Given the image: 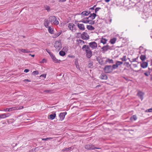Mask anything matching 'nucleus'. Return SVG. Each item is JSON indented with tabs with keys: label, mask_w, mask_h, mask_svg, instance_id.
<instances>
[{
	"label": "nucleus",
	"mask_w": 152,
	"mask_h": 152,
	"mask_svg": "<svg viewBox=\"0 0 152 152\" xmlns=\"http://www.w3.org/2000/svg\"><path fill=\"white\" fill-rule=\"evenodd\" d=\"M29 55L31 56L32 57H34V55H31V54H29Z\"/></svg>",
	"instance_id": "nucleus-60"
},
{
	"label": "nucleus",
	"mask_w": 152,
	"mask_h": 152,
	"mask_svg": "<svg viewBox=\"0 0 152 152\" xmlns=\"http://www.w3.org/2000/svg\"><path fill=\"white\" fill-rule=\"evenodd\" d=\"M123 64V62L121 61H117L116 63V64L118 67L120 65Z\"/></svg>",
	"instance_id": "nucleus-36"
},
{
	"label": "nucleus",
	"mask_w": 152,
	"mask_h": 152,
	"mask_svg": "<svg viewBox=\"0 0 152 152\" xmlns=\"http://www.w3.org/2000/svg\"><path fill=\"white\" fill-rule=\"evenodd\" d=\"M46 62V60L45 59H43L42 61H41V63H44L45 62Z\"/></svg>",
	"instance_id": "nucleus-49"
},
{
	"label": "nucleus",
	"mask_w": 152,
	"mask_h": 152,
	"mask_svg": "<svg viewBox=\"0 0 152 152\" xmlns=\"http://www.w3.org/2000/svg\"><path fill=\"white\" fill-rule=\"evenodd\" d=\"M59 55L62 56H64L65 55V52L63 51H61L59 52Z\"/></svg>",
	"instance_id": "nucleus-34"
},
{
	"label": "nucleus",
	"mask_w": 152,
	"mask_h": 152,
	"mask_svg": "<svg viewBox=\"0 0 152 152\" xmlns=\"http://www.w3.org/2000/svg\"><path fill=\"white\" fill-rule=\"evenodd\" d=\"M48 28V31L51 34H53V31L52 28L50 26H49Z\"/></svg>",
	"instance_id": "nucleus-33"
},
{
	"label": "nucleus",
	"mask_w": 152,
	"mask_h": 152,
	"mask_svg": "<svg viewBox=\"0 0 152 152\" xmlns=\"http://www.w3.org/2000/svg\"><path fill=\"white\" fill-rule=\"evenodd\" d=\"M10 115L9 113H4L0 115V119H3L9 117Z\"/></svg>",
	"instance_id": "nucleus-16"
},
{
	"label": "nucleus",
	"mask_w": 152,
	"mask_h": 152,
	"mask_svg": "<svg viewBox=\"0 0 152 152\" xmlns=\"http://www.w3.org/2000/svg\"><path fill=\"white\" fill-rule=\"evenodd\" d=\"M82 49L86 51V56L88 58H90L92 55V52L90 50V47L86 45H84L82 47Z\"/></svg>",
	"instance_id": "nucleus-1"
},
{
	"label": "nucleus",
	"mask_w": 152,
	"mask_h": 152,
	"mask_svg": "<svg viewBox=\"0 0 152 152\" xmlns=\"http://www.w3.org/2000/svg\"><path fill=\"white\" fill-rule=\"evenodd\" d=\"M101 49L102 50V51L103 52H105L107 51L108 50L110 49V48L109 46L107 45L101 48Z\"/></svg>",
	"instance_id": "nucleus-11"
},
{
	"label": "nucleus",
	"mask_w": 152,
	"mask_h": 152,
	"mask_svg": "<svg viewBox=\"0 0 152 152\" xmlns=\"http://www.w3.org/2000/svg\"><path fill=\"white\" fill-rule=\"evenodd\" d=\"M49 139V138H42V140H48Z\"/></svg>",
	"instance_id": "nucleus-54"
},
{
	"label": "nucleus",
	"mask_w": 152,
	"mask_h": 152,
	"mask_svg": "<svg viewBox=\"0 0 152 152\" xmlns=\"http://www.w3.org/2000/svg\"><path fill=\"white\" fill-rule=\"evenodd\" d=\"M96 16V15L94 13H93L92 14H91L89 16L88 18L92 20H94L95 18V17Z\"/></svg>",
	"instance_id": "nucleus-18"
},
{
	"label": "nucleus",
	"mask_w": 152,
	"mask_h": 152,
	"mask_svg": "<svg viewBox=\"0 0 152 152\" xmlns=\"http://www.w3.org/2000/svg\"><path fill=\"white\" fill-rule=\"evenodd\" d=\"M66 114L67 113L66 112L61 113L59 115V120L61 121H62L64 119L65 116Z\"/></svg>",
	"instance_id": "nucleus-8"
},
{
	"label": "nucleus",
	"mask_w": 152,
	"mask_h": 152,
	"mask_svg": "<svg viewBox=\"0 0 152 152\" xmlns=\"http://www.w3.org/2000/svg\"><path fill=\"white\" fill-rule=\"evenodd\" d=\"M4 111H6V112H7V111H8V112L12 111L10 108H6V109H5L4 110Z\"/></svg>",
	"instance_id": "nucleus-42"
},
{
	"label": "nucleus",
	"mask_w": 152,
	"mask_h": 152,
	"mask_svg": "<svg viewBox=\"0 0 152 152\" xmlns=\"http://www.w3.org/2000/svg\"><path fill=\"white\" fill-rule=\"evenodd\" d=\"M49 54L51 57H52V56H54L53 55V53H52L50 52Z\"/></svg>",
	"instance_id": "nucleus-53"
},
{
	"label": "nucleus",
	"mask_w": 152,
	"mask_h": 152,
	"mask_svg": "<svg viewBox=\"0 0 152 152\" xmlns=\"http://www.w3.org/2000/svg\"><path fill=\"white\" fill-rule=\"evenodd\" d=\"M128 59L129 60V61L131 62V61L130 60V59L129 58H128Z\"/></svg>",
	"instance_id": "nucleus-62"
},
{
	"label": "nucleus",
	"mask_w": 152,
	"mask_h": 152,
	"mask_svg": "<svg viewBox=\"0 0 152 152\" xmlns=\"http://www.w3.org/2000/svg\"><path fill=\"white\" fill-rule=\"evenodd\" d=\"M18 51L19 53L21 52L23 53H28L29 52L28 50L24 49H19Z\"/></svg>",
	"instance_id": "nucleus-20"
},
{
	"label": "nucleus",
	"mask_w": 152,
	"mask_h": 152,
	"mask_svg": "<svg viewBox=\"0 0 152 152\" xmlns=\"http://www.w3.org/2000/svg\"><path fill=\"white\" fill-rule=\"evenodd\" d=\"M117 39L116 38H114L112 39H111L110 40V43L112 44H114L116 40Z\"/></svg>",
	"instance_id": "nucleus-27"
},
{
	"label": "nucleus",
	"mask_w": 152,
	"mask_h": 152,
	"mask_svg": "<svg viewBox=\"0 0 152 152\" xmlns=\"http://www.w3.org/2000/svg\"><path fill=\"white\" fill-rule=\"evenodd\" d=\"M146 112H152V107L150 109H148L145 111Z\"/></svg>",
	"instance_id": "nucleus-45"
},
{
	"label": "nucleus",
	"mask_w": 152,
	"mask_h": 152,
	"mask_svg": "<svg viewBox=\"0 0 152 152\" xmlns=\"http://www.w3.org/2000/svg\"><path fill=\"white\" fill-rule=\"evenodd\" d=\"M71 149V147H69L68 148H66L63 149V151H67L68 150H70Z\"/></svg>",
	"instance_id": "nucleus-44"
},
{
	"label": "nucleus",
	"mask_w": 152,
	"mask_h": 152,
	"mask_svg": "<svg viewBox=\"0 0 152 152\" xmlns=\"http://www.w3.org/2000/svg\"><path fill=\"white\" fill-rule=\"evenodd\" d=\"M38 73L39 72L37 71H34L32 72V74L34 75H37L38 74Z\"/></svg>",
	"instance_id": "nucleus-43"
},
{
	"label": "nucleus",
	"mask_w": 152,
	"mask_h": 152,
	"mask_svg": "<svg viewBox=\"0 0 152 152\" xmlns=\"http://www.w3.org/2000/svg\"><path fill=\"white\" fill-rule=\"evenodd\" d=\"M88 23L91 25L94 24L95 23V21L89 19Z\"/></svg>",
	"instance_id": "nucleus-31"
},
{
	"label": "nucleus",
	"mask_w": 152,
	"mask_h": 152,
	"mask_svg": "<svg viewBox=\"0 0 152 152\" xmlns=\"http://www.w3.org/2000/svg\"><path fill=\"white\" fill-rule=\"evenodd\" d=\"M89 20V18L88 17L82 20L81 22L85 23H88Z\"/></svg>",
	"instance_id": "nucleus-21"
},
{
	"label": "nucleus",
	"mask_w": 152,
	"mask_h": 152,
	"mask_svg": "<svg viewBox=\"0 0 152 152\" xmlns=\"http://www.w3.org/2000/svg\"><path fill=\"white\" fill-rule=\"evenodd\" d=\"M17 102H15V103H16Z\"/></svg>",
	"instance_id": "nucleus-64"
},
{
	"label": "nucleus",
	"mask_w": 152,
	"mask_h": 152,
	"mask_svg": "<svg viewBox=\"0 0 152 152\" xmlns=\"http://www.w3.org/2000/svg\"><path fill=\"white\" fill-rule=\"evenodd\" d=\"M137 95L142 101V100L144 95V93L143 92L140 91H139L137 94Z\"/></svg>",
	"instance_id": "nucleus-15"
},
{
	"label": "nucleus",
	"mask_w": 152,
	"mask_h": 152,
	"mask_svg": "<svg viewBox=\"0 0 152 152\" xmlns=\"http://www.w3.org/2000/svg\"><path fill=\"white\" fill-rule=\"evenodd\" d=\"M89 47L92 49H95L97 47V44L95 42H91L89 43Z\"/></svg>",
	"instance_id": "nucleus-7"
},
{
	"label": "nucleus",
	"mask_w": 152,
	"mask_h": 152,
	"mask_svg": "<svg viewBox=\"0 0 152 152\" xmlns=\"http://www.w3.org/2000/svg\"><path fill=\"white\" fill-rule=\"evenodd\" d=\"M120 59L123 61H126V56H124L123 57L121 58Z\"/></svg>",
	"instance_id": "nucleus-35"
},
{
	"label": "nucleus",
	"mask_w": 152,
	"mask_h": 152,
	"mask_svg": "<svg viewBox=\"0 0 152 152\" xmlns=\"http://www.w3.org/2000/svg\"><path fill=\"white\" fill-rule=\"evenodd\" d=\"M140 58L142 61H143L146 58L145 55H141L140 57Z\"/></svg>",
	"instance_id": "nucleus-26"
},
{
	"label": "nucleus",
	"mask_w": 152,
	"mask_h": 152,
	"mask_svg": "<svg viewBox=\"0 0 152 152\" xmlns=\"http://www.w3.org/2000/svg\"><path fill=\"white\" fill-rule=\"evenodd\" d=\"M49 19L50 23L52 24L57 25L59 24V22L56 17L51 16L49 18Z\"/></svg>",
	"instance_id": "nucleus-3"
},
{
	"label": "nucleus",
	"mask_w": 152,
	"mask_h": 152,
	"mask_svg": "<svg viewBox=\"0 0 152 152\" xmlns=\"http://www.w3.org/2000/svg\"><path fill=\"white\" fill-rule=\"evenodd\" d=\"M151 80H152V77H151Z\"/></svg>",
	"instance_id": "nucleus-63"
},
{
	"label": "nucleus",
	"mask_w": 152,
	"mask_h": 152,
	"mask_svg": "<svg viewBox=\"0 0 152 152\" xmlns=\"http://www.w3.org/2000/svg\"><path fill=\"white\" fill-rule=\"evenodd\" d=\"M56 116V114L55 113H54L53 114H51L49 115L50 118L52 120H53L55 118Z\"/></svg>",
	"instance_id": "nucleus-29"
},
{
	"label": "nucleus",
	"mask_w": 152,
	"mask_h": 152,
	"mask_svg": "<svg viewBox=\"0 0 152 152\" xmlns=\"http://www.w3.org/2000/svg\"><path fill=\"white\" fill-rule=\"evenodd\" d=\"M148 61H147V62L143 61L142 63H141V66L143 68H145L147 67L148 66Z\"/></svg>",
	"instance_id": "nucleus-12"
},
{
	"label": "nucleus",
	"mask_w": 152,
	"mask_h": 152,
	"mask_svg": "<svg viewBox=\"0 0 152 152\" xmlns=\"http://www.w3.org/2000/svg\"><path fill=\"white\" fill-rule=\"evenodd\" d=\"M118 67V66L116 64H113L112 66V68H113V69H116Z\"/></svg>",
	"instance_id": "nucleus-40"
},
{
	"label": "nucleus",
	"mask_w": 152,
	"mask_h": 152,
	"mask_svg": "<svg viewBox=\"0 0 152 152\" xmlns=\"http://www.w3.org/2000/svg\"><path fill=\"white\" fill-rule=\"evenodd\" d=\"M45 9L47 10L48 11H50V7L49 6H47L45 7Z\"/></svg>",
	"instance_id": "nucleus-48"
},
{
	"label": "nucleus",
	"mask_w": 152,
	"mask_h": 152,
	"mask_svg": "<svg viewBox=\"0 0 152 152\" xmlns=\"http://www.w3.org/2000/svg\"><path fill=\"white\" fill-rule=\"evenodd\" d=\"M81 37L83 39L87 40L89 39V36L88 34L85 32H83L82 34Z\"/></svg>",
	"instance_id": "nucleus-9"
},
{
	"label": "nucleus",
	"mask_w": 152,
	"mask_h": 152,
	"mask_svg": "<svg viewBox=\"0 0 152 152\" xmlns=\"http://www.w3.org/2000/svg\"><path fill=\"white\" fill-rule=\"evenodd\" d=\"M137 58H135L132 59V62H134V61H136Z\"/></svg>",
	"instance_id": "nucleus-56"
},
{
	"label": "nucleus",
	"mask_w": 152,
	"mask_h": 152,
	"mask_svg": "<svg viewBox=\"0 0 152 152\" xmlns=\"http://www.w3.org/2000/svg\"><path fill=\"white\" fill-rule=\"evenodd\" d=\"M124 64L126 65V66L127 67H129L131 66V65L129 64V62H125Z\"/></svg>",
	"instance_id": "nucleus-41"
},
{
	"label": "nucleus",
	"mask_w": 152,
	"mask_h": 152,
	"mask_svg": "<svg viewBox=\"0 0 152 152\" xmlns=\"http://www.w3.org/2000/svg\"><path fill=\"white\" fill-rule=\"evenodd\" d=\"M51 91L50 90H46L44 91V93H50Z\"/></svg>",
	"instance_id": "nucleus-47"
},
{
	"label": "nucleus",
	"mask_w": 152,
	"mask_h": 152,
	"mask_svg": "<svg viewBox=\"0 0 152 152\" xmlns=\"http://www.w3.org/2000/svg\"><path fill=\"white\" fill-rule=\"evenodd\" d=\"M66 1V0H59V1L60 2H65Z\"/></svg>",
	"instance_id": "nucleus-57"
},
{
	"label": "nucleus",
	"mask_w": 152,
	"mask_h": 152,
	"mask_svg": "<svg viewBox=\"0 0 152 152\" xmlns=\"http://www.w3.org/2000/svg\"><path fill=\"white\" fill-rule=\"evenodd\" d=\"M46 51L48 53H50V50L48 49H46Z\"/></svg>",
	"instance_id": "nucleus-55"
},
{
	"label": "nucleus",
	"mask_w": 152,
	"mask_h": 152,
	"mask_svg": "<svg viewBox=\"0 0 152 152\" xmlns=\"http://www.w3.org/2000/svg\"><path fill=\"white\" fill-rule=\"evenodd\" d=\"M95 7H96V5H94L93 7L90 8L89 9L94 10Z\"/></svg>",
	"instance_id": "nucleus-51"
},
{
	"label": "nucleus",
	"mask_w": 152,
	"mask_h": 152,
	"mask_svg": "<svg viewBox=\"0 0 152 152\" xmlns=\"http://www.w3.org/2000/svg\"><path fill=\"white\" fill-rule=\"evenodd\" d=\"M68 27L70 30L72 31H75V26L73 23H69L68 24Z\"/></svg>",
	"instance_id": "nucleus-6"
},
{
	"label": "nucleus",
	"mask_w": 152,
	"mask_h": 152,
	"mask_svg": "<svg viewBox=\"0 0 152 152\" xmlns=\"http://www.w3.org/2000/svg\"><path fill=\"white\" fill-rule=\"evenodd\" d=\"M92 66H93L92 62H90L88 63V66L89 68H92Z\"/></svg>",
	"instance_id": "nucleus-39"
},
{
	"label": "nucleus",
	"mask_w": 152,
	"mask_h": 152,
	"mask_svg": "<svg viewBox=\"0 0 152 152\" xmlns=\"http://www.w3.org/2000/svg\"><path fill=\"white\" fill-rule=\"evenodd\" d=\"M106 2H109L110 0H104Z\"/></svg>",
	"instance_id": "nucleus-59"
},
{
	"label": "nucleus",
	"mask_w": 152,
	"mask_h": 152,
	"mask_svg": "<svg viewBox=\"0 0 152 152\" xmlns=\"http://www.w3.org/2000/svg\"><path fill=\"white\" fill-rule=\"evenodd\" d=\"M24 81L25 82L26 81L27 82H30V81L29 80H28V79H25L24 80Z\"/></svg>",
	"instance_id": "nucleus-58"
},
{
	"label": "nucleus",
	"mask_w": 152,
	"mask_h": 152,
	"mask_svg": "<svg viewBox=\"0 0 152 152\" xmlns=\"http://www.w3.org/2000/svg\"><path fill=\"white\" fill-rule=\"evenodd\" d=\"M54 46L57 51L60 50L62 48L61 41L60 40L56 41L55 42Z\"/></svg>",
	"instance_id": "nucleus-2"
},
{
	"label": "nucleus",
	"mask_w": 152,
	"mask_h": 152,
	"mask_svg": "<svg viewBox=\"0 0 152 152\" xmlns=\"http://www.w3.org/2000/svg\"><path fill=\"white\" fill-rule=\"evenodd\" d=\"M104 72L106 73H109L113 70L112 66L110 65L106 66L104 69Z\"/></svg>",
	"instance_id": "nucleus-5"
},
{
	"label": "nucleus",
	"mask_w": 152,
	"mask_h": 152,
	"mask_svg": "<svg viewBox=\"0 0 152 152\" xmlns=\"http://www.w3.org/2000/svg\"><path fill=\"white\" fill-rule=\"evenodd\" d=\"M85 148L86 149L88 150H94L95 149H100V148H96L94 145L92 144H88L85 146Z\"/></svg>",
	"instance_id": "nucleus-4"
},
{
	"label": "nucleus",
	"mask_w": 152,
	"mask_h": 152,
	"mask_svg": "<svg viewBox=\"0 0 152 152\" xmlns=\"http://www.w3.org/2000/svg\"><path fill=\"white\" fill-rule=\"evenodd\" d=\"M101 9V8L100 7H97L96 8L95 10V13H96L99 10H100Z\"/></svg>",
	"instance_id": "nucleus-46"
},
{
	"label": "nucleus",
	"mask_w": 152,
	"mask_h": 152,
	"mask_svg": "<svg viewBox=\"0 0 152 152\" xmlns=\"http://www.w3.org/2000/svg\"><path fill=\"white\" fill-rule=\"evenodd\" d=\"M151 71V69H149V70H148V71H146L144 73V75L146 76H148L150 75H151V72H150V71Z\"/></svg>",
	"instance_id": "nucleus-25"
},
{
	"label": "nucleus",
	"mask_w": 152,
	"mask_h": 152,
	"mask_svg": "<svg viewBox=\"0 0 152 152\" xmlns=\"http://www.w3.org/2000/svg\"><path fill=\"white\" fill-rule=\"evenodd\" d=\"M40 77H43L44 78H45L46 77V75H44V74L42 75H41L40 76Z\"/></svg>",
	"instance_id": "nucleus-52"
},
{
	"label": "nucleus",
	"mask_w": 152,
	"mask_h": 152,
	"mask_svg": "<svg viewBox=\"0 0 152 152\" xmlns=\"http://www.w3.org/2000/svg\"><path fill=\"white\" fill-rule=\"evenodd\" d=\"M87 28L88 30L90 31L94 30L95 29V28L91 25H87Z\"/></svg>",
	"instance_id": "nucleus-24"
},
{
	"label": "nucleus",
	"mask_w": 152,
	"mask_h": 152,
	"mask_svg": "<svg viewBox=\"0 0 152 152\" xmlns=\"http://www.w3.org/2000/svg\"><path fill=\"white\" fill-rule=\"evenodd\" d=\"M100 77V79L102 80H107V77L104 74H102Z\"/></svg>",
	"instance_id": "nucleus-22"
},
{
	"label": "nucleus",
	"mask_w": 152,
	"mask_h": 152,
	"mask_svg": "<svg viewBox=\"0 0 152 152\" xmlns=\"http://www.w3.org/2000/svg\"><path fill=\"white\" fill-rule=\"evenodd\" d=\"M51 58H52L53 61L55 63H59L60 61V60H58L54 56H52Z\"/></svg>",
	"instance_id": "nucleus-19"
},
{
	"label": "nucleus",
	"mask_w": 152,
	"mask_h": 152,
	"mask_svg": "<svg viewBox=\"0 0 152 152\" xmlns=\"http://www.w3.org/2000/svg\"><path fill=\"white\" fill-rule=\"evenodd\" d=\"M77 26L82 31H83L85 29L84 25L83 24L78 23Z\"/></svg>",
	"instance_id": "nucleus-14"
},
{
	"label": "nucleus",
	"mask_w": 152,
	"mask_h": 152,
	"mask_svg": "<svg viewBox=\"0 0 152 152\" xmlns=\"http://www.w3.org/2000/svg\"><path fill=\"white\" fill-rule=\"evenodd\" d=\"M134 66H135V67H136V66H137V65H136V64H134Z\"/></svg>",
	"instance_id": "nucleus-61"
},
{
	"label": "nucleus",
	"mask_w": 152,
	"mask_h": 152,
	"mask_svg": "<svg viewBox=\"0 0 152 152\" xmlns=\"http://www.w3.org/2000/svg\"><path fill=\"white\" fill-rule=\"evenodd\" d=\"M106 63H108L109 64H113V61L112 59H110L109 58H107L105 61Z\"/></svg>",
	"instance_id": "nucleus-28"
},
{
	"label": "nucleus",
	"mask_w": 152,
	"mask_h": 152,
	"mask_svg": "<svg viewBox=\"0 0 152 152\" xmlns=\"http://www.w3.org/2000/svg\"><path fill=\"white\" fill-rule=\"evenodd\" d=\"M61 34V32H60L59 33H57L55 35H54V37L56 38L58 36H59Z\"/></svg>",
	"instance_id": "nucleus-37"
},
{
	"label": "nucleus",
	"mask_w": 152,
	"mask_h": 152,
	"mask_svg": "<svg viewBox=\"0 0 152 152\" xmlns=\"http://www.w3.org/2000/svg\"><path fill=\"white\" fill-rule=\"evenodd\" d=\"M77 41L79 43H80L81 45L85 43L82 40L79 39Z\"/></svg>",
	"instance_id": "nucleus-38"
},
{
	"label": "nucleus",
	"mask_w": 152,
	"mask_h": 152,
	"mask_svg": "<svg viewBox=\"0 0 152 152\" xmlns=\"http://www.w3.org/2000/svg\"><path fill=\"white\" fill-rule=\"evenodd\" d=\"M29 71V69H25L24 70V72H25V73H27V72H28Z\"/></svg>",
	"instance_id": "nucleus-50"
},
{
	"label": "nucleus",
	"mask_w": 152,
	"mask_h": 152,
	"mask_svg": "<svg viewBox=\"0 0 152 152\" xmlns=\"http://www.w3.org/2000/svg\"><path fill=\"white\" fill-rule=\"evenodd\" d=\"M137 119V117L136 115H133L130 118V120L132 121H135Z\"/></svg>",
	"instance_id": "nucleus-30"
},
{
	"label": "nucleus",
	"mask_w": 152,
	"mask_h": 152,
	"mask_svg": "<svg viewBox=\"0 0 152 152\" xmlns=\"http://www.w3.org/2000/svg\"><path fill=\"white\" fill-rule=\"evenodd\" d=\"M50 22L49 21V19L48 20L47 19H45L44 21V26L46 28L49 27V25L50 24Z\"/></svg>",
	"instance_id": "nucleus-13"
},
{
	"label": "nucleus",
	"mask_w": 152,
	"mask_h": 152,
	"mask_svg": "<svg viewBox=\"0 0 152 152\" xmlns=\"http://www.w3.org/2000/svg\"><path fill=\"white\" fill-rule=\"evenodd\" d=\"M107 41V39L103 37H102L100 39V42L104 45L106 44Z\"/></svg>",
	"instance_id": "nucleus-17"
},
{
	"label": "nucleus",
	"mask_w": 152,
	"mask_h": 152,
	"mask_svg": "<svg viewBox=\"0 0 152 152\" xmlns=\"http://www.w3.org/2000/svg\"><path fill=\"white\" fill-rule=\"evenodd\" d=\"M23 108V106H17L12 107L10 108H11V111H12L13 110L22 109Z\"/></svg>",
	"instance_id": "nucleus-10"
},
{
	"label": "nucleus",
	"mask_w": 152,
	"mask_h": 152,
	"mask_svg": "<svg viewBox=\"0 0 152 152\" xmlns=\"http://www.w3.org/2000/svg\"><path fill=\"white\" fill-rule=\"evenodd\" d=\"M75 64L76 66V68L77 69H79V70H80L79 64L78 63V62H77V60H75Z\"/></svg>",
	"instance_id": "nucleus-32"
},
{
	"label": "nucleus",
	"mask_w": 152,
	"mask_h": 152,
	"mask_svg": "<svg viewBox=\"0 0 152 152\" xmlns=\"http://www.w3.org/2000/svg\"><path fill=\"white\" fill-rule=\"evenodd\" d=\"M90 12L89 11H84L82 12L81 14V15H82L84 16H87L90 13Z\"/></svg>",
	"instance_id": "nucleus-23"
}]
</instances>
